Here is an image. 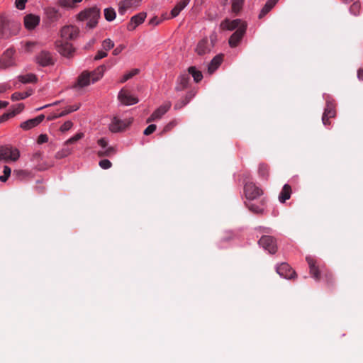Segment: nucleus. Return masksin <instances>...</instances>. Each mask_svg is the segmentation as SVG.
Instances as JSON below:
<instances>
[{
  "instance_id": "obj_1",
  "label": "nucleus",
  "mask_w": 363,
  "mask_h": 363,
  "mask_svg": "<svg viewBox=\"0 0 363 363\" xmlns=\"http://www.w3.org/2000/svg\"><path fill=\"white\" fill-rule=\"evenodd\" d=\"M100 17V9L96 6L85 9L77 15V20L86 22V28L92 29L98 23Z\"/></svg>"
},
{
  "instance_id": "obj_2",
  "label": "nucleus",
  "mask_w": 363,
  "mask_h": 363,
  "mask_svg": "<svg viewBox=\"0 0 363 363\" xmlns=\"http://www.w3.org/2000/svg\"><path fill=\"white\" fill-rule=\"evenodd\" d=\"M216 40L217 34L213 32L209 38L205 37L198 42L194 49L195 52L200 56L210 53Z\"/></svg>"
},
{
  "instance_id": "obj_3",
  "label": "nucleus",
  "mask_w": 363,
  "mask_h": 363,
  "mask_svg": "<svg viewBox=\"0 0 363 363\" xmlns=\"http://www.w3.org/2000/svg\"><path fill=\"white\" fill-rule=\"evenodd\" d=\"M20 157V151L11 145L0 146V161L16 162Z\"/></svg>"
},
{
  "instance_id": "obj_4",
  "label": "nucleus",
  "mask_w": 363,
  "mask_h": 363,
  "mask_svg": "<svg viewBox=\"0 0 363 363\" xmlns=\"http://www.w3.org/2000/svg\"><path fill=\"white\" fill-rule=\"evenodd\" d=\"M133 121V118L129 116L120 117L114 116L108 125L109 130L113 133H118L124 130L128 127Z\"/></svg>"
},
{
  "instance_id": "obj_5",
  "label": "nucleus",
  "mask_w": 363,
  "mask_h": 363,
  "mask_svg": "<svg viewBox=\"0 0 363 363\" xmlns=\"http://www.w3.org/2000/svg\"><path fill=\"white\" fill-rule=\"evenodd\" d=\"M15 50L9 48L7 49L1 56L0 67L6 69L16 65V59L14 57Z\"/></svg>"
},
{
  "instance_id": "obj_6",
  "label": "nucleus",
  "mask_w": 363,
  "mask_h": 363,
  "mask_svg": "<svg viewBox=\"0 0 363 363\" xmlns=\"http://www.w3.org/2000/svg\"><path fill=\"white\" fill-rule=\"evenodd\" d=\"M97 143L100 147L97 153L99 157H110L116 154V148L108 145L106 138H102L99 139Z\"/></svg>"
},
{
  "instance_id": "obj_7",
  "label": "nucleus",
  "mask_w": 363,
  "mask_h": 363,
  "mask_svg": "<svg viewBox=\"0 0 363 363\" xmlns=\"http://www.w3.org/2000/svg\"><path fill=\"white\" fill-rule=\"evenodd\" d=\"M118 99L121 104L125 106L136 104L138 102V99L125 89H122L119 91Z\"/></svg>"
},
{
  "instance_id": "obj_8",
  "label": "nucleus",
  "mask_w": 363,
  "mask_h": 363,
  "mask_svg": "<svg viewBox=\"0 0 363 363\" xmlns=\"http://www.w3.org/2000/svg\"><path fill=\"white\" fill-rule=\"evenodd\" d=\"M244 191L245 196L248 200L256 199L262 194V191L252 182L246 183Z\"/></svg>"
},
{
  "instance_id": "obj_9",
  "label": "nucleus",
  "mask_w": 363,
  "mask_h": 363,
  "mask_svg": "<svg viewBox=\"0 0 363 363\" xmlns=\"http://www.w3.org/2000/svg\"><path fill=\"white\" fill-rule=\"evenodd\" d=\"M259 245L270 254L277 251V244L274 238L269 235H263L258 242Z\"/></svg>"
},
{
  "instance_id": "obj_10",
  "label": "nucleus",
  "mask_w": 363,
  "mask_h": 363,
  "mask_svg": "<svg viewBox=\"0 0 363 363\" xmlns=\"http://www.w3.org/2000/svg\"><path fill=\"white\" fill-rule=\"evenodd\" d=\"M242 26L247 27V23L240 19H225L220 23V27L223 30H233L235 29L239 30Z\"/></svg>"
},
{
  "instance_id": "obj_11",
  "label": "nucleus",
  "mask_w": 363,
  "mask_h": 363,
  "mask_svg": "<svg viewBox=\"0 0 363 363\" xmlns=\"http://www.w3.org/2000/svg\"><path fill=\"white\" fill-rule=\"evenodd\" d=\"M79 33V28L73 25L65 26L61 30V37L66 40L75 39Z\"/></svg>"
},
{
  "instance_id": "obj_12",
  "label": "nucleus",
  "mask_w": 363,
  "mask_h": 363,
  "mask_svg": "<svg viewBox=\"0 0 363 363\" xmlns=\"http://www.w3.org/2000/svg\"><path fill=\"white\" fill-rule=\"evenodd\" d=\"M170 107L171 104L169 102L161 105L147 118V122L160 120L169 111Z\"/></svg>"
},
{
  "instance_id": "obj_13",
  "label": "nucleus",
  "mask_w": 363,
  "mask_h": 363,
  "mask_svg": "<svg viewBox=\"0 0 363 363\" xmlns=\"http://www.w3.org/2000/svg\"><path fill=\"white\" fill-rule=\"evenodd\" d=\"M141 0H122L118 3V13L121 15L125 13L130 9L138 7L140 4Z\"/></svg>"
},
{
  "instance_id": "obj_14",
  "label": "nucleus",
  "mask_w": 363,
  "mask_h": 363,
  "mask_svg": "<svg viewBox=\"0 0 363 363\" xmlns=\"http://www.w3.org/2000/svg\"><path fill=\"white\" fill-rule=\"evenodd\" d=\"M246 26H242L239 30H236L230 37L228 43L231 48L238 46L246 32Z\"/></svg>"
},
{
  "instance_id": "obj_15",
  "label": "nucleus",
  "mask_w": 363,
  "mask_h": 363,
  "mask_svg": "<svg viewBox=\"0 0 363 363\" xmlns=\"http://www.w3.org/2000/svg\"><path fill=\"white\" fill-rule=\"evenodd\" d=\"M276 271L281 277L284 279H291L295 275V272L286 263H281L277 266Z\"/></svg>"
},
{
  "instance_id": "obj_16",
  "label": "nucleus",
  "mask_w": 363,
  "mask_h": 363,
  "mask_svg": "<svg viewBox=\"0 0 363 363\" xmlns=\"http://www.w3.org/2000/svg\"><path fill=\"white\" fill-rule=\"evenodd\" d=\"M45 118L43 114L39 115L37 117L31 119H28L24 122H22L20 125L21 128L24 130H29L36 126H38Z\"/></svg>"
},
{
  "instance_id": "obj_17",
  "label": "nucleus",
  "mask_w": 363,
  "mask_h": 363,
  "mask_svg": "<svg viewBox=\"0 0 363 363\" xmlns=\"http://www.w3.org/2000/svg\"><path fill=\"white\" fill-rule=\"evenodd\" d=\"M56 47L57 49V51L63 56L69 57L72 56V53L74 52V50L72 47V45L69 43L65 42H57L56 43Z\"/></svg>"
},
{
  "instance_id": "obj_18",
  "label": "nucleus",
  "mask_w": 363,
  "mask_h": 363,
  "mask_svg": "<svg viewBox=\"0 0 363 363\" xmlns=\"http://www.w3.org/2000/svg\"><path fill=\"white\" fill-rule=\"evenodd\" d=\"M146 18L145 13H140L133 16L127 25V29L129 31L134 30L139 25L142 24Z\"/></svg>"
},
{
  "instance_id": "obj_19",
  "label": "nucleus",
  "mask_w": 363,
  "mask_h": 363,
  "mask_svg": "<svg viewBox=\"0 0 363 363\" xmlns=\"http://www.w3.org/2000/svg\"><path fill=\"white\" fill-rule=\"evenodd\" d=\"M40 23V17L34 14H28L24 17V25L28 30L34 29Z\"/></svg>"
},
{
  "instance_id": "obj_20",
  "label": "nucleus",
  "mask_w": 363,
  "mask_h": 363,
  "mask_svg": "<svg viewBox=\"0 0 363 363\" xmlns=\"http://www.w3.org/2000/svg\"><path fill=\"white\" fill-rule=\"evenodd\" d=\"M106 70V66L105 65H102L99 66L94 71L90 72L89 74L91 75L92 84H94L95 82L99 81L104 77Z\"/></svg>"
},
{
  "instance_id": "obj_21",
  "label": "nucleus",
  "mask_w": 363,
  "mask_h": 363,
  "mask_svg": "<svg viewBox=\"0 0 363 363\" xmlns=\"http://www.w3.org/2000/svg\"><path fill=\"white\" fill-rule=\"evenodd\" d=\"M36 61L42 66H48L52 63V58L49 52L42 51L37 55Z\"/></svg>"
},
{
  "instance_id": "obj_22",
  "label": "nucleus",
  "mask_w": 363,
  "mask_h": 363,
  "mask_svg": "<svg viewBox=\"0 0 363 363\" xmlns=\"http://www.w3.org/2000/svg\"><path fill=\"white\" fill-rule=\"evenodd\" d=\"M91 84H92V82L89 72H84L79 76L77 80V86L79 87L83 88L90 85Z\"/></svg>"
},
{
  "instance_id": "obj_23",
  "label": "nucleus",
  "mask_w": 363,
  "mask_h": 363,
  "mask_svg": "<svg viewBox=\"0 0 363 363\" xmlns=\"http://www.w3.org/2000/svg\"><path fill=\"white\" fill-rule=\"evenodd\" d=\"M190 1L191 0H180L172 9V17H177L180 13V12L188 6V4L190 3Z\"/></svg>"
},
{
  "instance_id": "obj_24",
  "label": "nucleus",
  "mask_w": 363,
  "mask_h": 363,
  "mask_svg": "<svg viewBox=\"0 0 363 363\" xmlns=\"http://www.w3.org/2000/svg\"><path fill=\"white\" fill-rule=\"evenodd\" d=\"M189 84V77L187 74H182L179 75L177 79L176 85V90L182 91L186 89Z\"/></svg>"
},
{
  "instance_id": "obj_25",
  "label": "nucleus",
  "mask_w": 363,
  "mask_h": 363,
  "mask_svg": "<svg viewBox=\"0 0 363 363\" xmlns=\"http://www.w3.org/2000/svg\"><path fill=\"white\" fill-rule=\"evenodd\" d=\"M222 61H223L222 55H218L215 56L208 65V72L210 74L213 73L220 65Z\"/></svg>"
},
{
  "instance_id": "obj_26",
  "label": "nucleus",
  "mask_w": 363,
  "mask_h": 363,
  "mask_svg": "<svg viewBox=\"0 0 363 363\" xmlns=\"http://www.w3.org/2000/svg\"><path fill=\"white\" fill-rule=\"evenodd\" d=\"M335 114V110L328 103L327 108L325 109V111H324L323 117H322L323 123L325 125H327L328 124H329V118L334 117Z\"/></svg>"
},
{
  "instance_id": "obj_27",
  "label": "nucleus",
  "mask_w": 363,
  "mask_h": 363,
  "mask_svg": "<svg viewBox=\"0 0 363 363\" xmlns=\"http://www.w3.org/2000/svg\"><path fill=\"white\" fill-rule=\"evenodd\" d=\"M291 194V189L289 184H284L281 191L279 195V201L281 203H284L286 200L290 199Z\"/></svg>"
},
{
  "instance_id": "obj_28",
  "label": "nucleus",
  "mask_w": 363,
  "mask_h": 363,
  "mask_svg": "<svg viewBox=\"0 0 363 363\" xmlns=\"http://www.w3.org/2000/svg\"><path fill=\"white\" fill-rule=\"evenodd\" d=\"M306 261L309 265L311 274L313 276V277L314 279H319V270L315 266V260L311 257H307Z\"/></svg>"
},
{
  "instance_id": "obj_29",
  "label": "nucleus",
  "mask_w": 363,
  "mask_h": 363,
  "mask_svg": "<svg viewBox=\"0 0 363 363\" xmlns=\"http://www.w3.org/2000/svg\"><path fill=\"white\" fill-rule=\"evenodd\" d=\"M80 108V104H76L72 106H67L63 111L56 115V117H63L74 111H77Z\"/></svg>"
},
{
  "instance_id": "obj_30",
  "label": "nucleus",
  "mask_w": 363,
  "mask_h": 363,
  "mask_svg": "<svg viewBox=\"0 0 363 363\" xmlns=\"http://www.w3.org/2000/svg\"><path fill=\"white\" fill-rule=\"evenodd\" d=\"M72 152V150L69 147H64L56 152L55 157L57 160H61L70 155Z\"/></svg>"
},
{
  "instance_id": "obj_31",
  "label": "nucleus",
  "mask_w": 363,
  "mask_h": 363,
  "mask_svg": "<svg viewBox=\"0 0 363 363\" xmlns=\"http://www.w3.org/2000/svg\"><path fill=\"white\" fill-rule=\"evenodd\" d=\"M188 72L189 74L193 77L194 80L196 82H200L203 78V74L201 72L197 69L195 67H190L188 69Z\"/></svg>"
},
{
  "instance_id": "obj_32",
  "label": "nucleus",
  "mask_w": 363,
  "mask_h": 363,
  "mask_svg": "<svg viewBox=\"0 0 363 363\" xmlns=\"http://www.w3.org/2000/svg\"><path fill=\"white\" fill-rule=\"evenodd\" d=\"M19 80L23 84L34 83L37 81V77L34 74L29 73L19 76Z\"/></svg>"
},
{
  "instance_id": "obj_33",
  "label": "nucleus",
  "mask_w": 363,
  "mask_h": 363,
  "mask_svg": "<svg viewBox=\"0 0 363 363\" xmlns=\"http://www.w3.org/2000/svg\"><path fill=\"white\" fill-rule=\"evenodd\" d=\"M105 19L107 21H112L116 17V13L113 8L108 7L106 8L104 11Z\"/></svg>"
},
{
  "instance_id": "obj_34",
  "label": "nucleus",
  "mask_w": 363,
  "mask_h": 363,
  "mask_svg": "<svg viewBox=\"0 0 363 363\" xmlns=\"http://www.w3.org/2000/svg\"><path fill=\"white\" fill-rule=\"evenodd\" d=\"M138 72H139V69H132L131 71H130V72L125 73V74H123L121 77V79L119 80V82L120 83L125 82L126 81H128L130 79H131L133 76L136 75Z\"/></svg>"
},
{
  "instance_id": "obj_35",
  "label": "nucleus",
  "mask_w": 363,
  "mask_h": 363,
  "mask_svg": "<svg viewBox=\"0 0 363 363\" xmlns=\"http://www.w3.org/2000/svg\"><path fill=\"white\" fill-rule=\"evenodd\" d=\"M30 94L31 93L30 92H15L11 95V98L12 101H18L27 98Z\"/></svg>"
},
{
  "instance_id": "obj_36",
  "label": "nucleus",
  "mask_w": 363,
  "mask_h": 363,
  "mask_svg": "<svg viewBox=\"0 0 363 363\" xmlns=\"http://www.w3.org/2000/svg\"><path fill=\"white\" fill-rule=\"evenodd\" d=\"M244 0H232V11L238 13L242 7Z\"/></svg>"
},
{
  "instance_id": "obj_37",
  "label": "nucleus",
  "mask_w": 363,
  "mask_h": 363,
  "mask_svg": "<svg viewBox=\"0 0 363 363\" xmlns=\"http://www.w3.org/2000/svg\"><path fill=\"white\" fill-rule=\"evenodd\" d=\"M83 137H84L83 133H78L76 135H74V136H72L70 138H69L68 140H67L65 142V145L72 144V143L78 141L79 140L82 139Z\"/></svg>"
},
{
  "instance_id": "obj_38",
  "label": "nucleus",
  "mask_w": 363,
  "mask_h": 363,
  "mask_svg": "<svg viewBox=\"0 0 363 363\" xmlns=\"http://www.w3.org/2000/svg\"><path fill=\"white\" fill-rule=\"evenodd\" d=\"M4 174L0 176V181L2 182H5L7 181L8 178L10 177L11 173V169L9 167L5 165L4 167Z\"/></svg>"
},
{
  "instance_id": "obj_39",
  "label": "nucleus",
  "mask_w": 363,
  "mask_h": 363,
  "mask_svg": "<svg viewBox=\"0 0 363 363\" xmlns=\"http://www.w3.org/2000/svg\"><path fill=\"white\" fill-rule=\"evenodd\" d=\"M23 108L24 105L23 104H18L15 106L12 107L9 112L12 114V116L14 117L16 115L20 113Z\"/></svg>"
},
{
  "instance_id": "obj_40",
  "label": "nucleus",
  "mask_w": 363,
  "mask_h": 363,
  "mask_svg": "<svg viewBox=\"0 0 363 363\" xmlns=\"http://www.w3.org/2000/svg\"><path fill=\"white\" fill-rule=\"evenodd\" d=\"M102 47L106 51L110 50L114 47V43L111 39L106 38L102 42Z\"/></svg>"
},
{
  "instance_id": "obj_41",
  "label": "nucleus",
  "mask_w": 363,
  "mask_h": 363,
  "mask_svg": "<svg viewBox=\"0 0 363 363\" xmlns=\"http://www.w3.org/2000/svg\"><path fill=\"white\" fill-rule=\"evenodd\" d=\"M361 9V4L359 2L356 1L353 3V4L350 6V11L354 16H357L359 13Z\"/></svg>"
},
{
  "instance_id": "obj_42",
  "label": "nucleus",
  "mask_w": 363,
  "mask_h": 363,
  "mask_svg": "<svg viewBox=\"0 0 363 363\" xmlns=\"http://www.w3.org/2000/svg\"><path fill=\"white\" fill-rule=\"evenodd\" d=\"M73 126V123L71 121H65L60 128V130L62 133L69 130Z\"/></svg>"
},
{
  "instance_id": "obj_43",
  "label": "nucleus",
  "mask_w": 363,
  "mask_h": 363,
  "mask_svg": "<svg viewBox=\"0 0 363 363\" xmlns=\"http://www.w3.org/2000/svg\"><path fill=\"white\" fill-rule=\"evenodd\" d=\"M99 165L103 169H108L111 167L112 163L107 159H104L99 161Z\"/></svg>"
},
{
  "instance_id": "obj_44",
  "label": "nucleus",
  "mask_w": 363,
  "mask_h": 363,
  "mask_svg": "<svg viewBox=\"0 0 363 363\" xmlns=\"http://www.w3.org/2000/svg\"><path fill=\"white\" fill-rule=\"evenodd\" d=\"M247 206L249 209L255 213H262L264 211L263 207L255 206V204H248Z\"/></svg>"
},
{
  "instance_id": "obj_45",
  "label": "nucleus",
  "mask_w": 363,
  "mask_h": 363,
  "mask_svg": "<svg viewBox=\"0 0 363 363\" xmlns=\"http://www.w3.org/2000/svg\"><path fill=\"white\" fill-rule=\"evenodd\" d=\"M28 0H16L15 6L19 10H23L26 7V4Z\"/></svg>"
},
{
  "instance_id": "obj_46",
  "label": "nucleus",
  "mask_w": 363,
  "mask_h": 363,
  "mask_svg": "<svg viewBox=\"0 0 363 363\" xmlns=\"http://www.w3.org/2000/svg\"><path fill=\"white\" fill-rule=\"evenodd\" d=\"M194 96V93H191L189 99L185 101L178 102L174 105L175 109H179L182 108L183 106H184L187 103H189L190 99H191Z\"/></svg>"
},
{
  "instance_id": "obj_47",
  "label": "nucleus",
  "mask_w": 363,
  "mask_h": 363,
  "mask_svg": "<svg viewBox=\"0 0 363 363\" xmlns=\"http://www.w3.org/2000/svg\"><path fill=\"white\" fill-rule=\"evenodd\" d=\"M156 130V125L150 124L144 130V134L146 135H150Z\"/></svg>"
},
{
  "instance_id": "obj_48",
  "label": "nucleus",
  "mask_w": 363,
  "mask_h": 363,
  "mask_svg": "<svg viewBox=\"0 0 363 363\" xmlns=\"http://www.w3.org/2000/svg\"><path fill=\"white\" fill-rule=\"evenodd\" d=\"M107 55H108L107 54V51H106L105 50H99V51H98V52L95 55L94 60H99L103 59V58L106 57L107 56Z\"/></svg>"
},
{
  "instance_id": "obj_49",
  "label": "nucleus",
  "mask_w": 363,
  "mask_h": 363,
  "mask_svg": "<svg viewBox=\"0 0 363 363\" xmlns=\"http://www.w3.org/2000/svg\"><path fill=\"white\" fill-rule=\"evenodd\" d=\"M13 118L12 114L10 113V112L5 113L0 116V123H4L9 120L10 118Z\"/></svg>"
},
{
  "instance_id": "obj_50",
  "label": "nucleus",
  "mask_w": 363,
  "mask_h": 363,
  "mask_svg": "<svg viewBox=\"0 0 363 363\" xmlns=\"http://www.w3.org/2000/svg\"><path fill=\"white\" fill-rule=\"evenodd\" d=\"M125 46L123 44L118 45L113 50V55H119L124 49Z\"/></svg>"
},
{
  "instance_id": "obj_51",
  "label": "nucleus",
  "mask_w": 363,
  "mask_h": 363,
  "mask_svg": "<svg viewBox=\"0 0 363 363\" xmlns=\"http://www.w3.org/2000/svg\"><path fill=\"white\" fill-rule=\"evenodd\" d=\"M48 141V137L46 134H40L38 138V143L43 144Z\"/></svg>"
},
{
  "instance_id": "obj_52",
  "label": "nucleus",
  "mask_w": 363,
  "mask_h": 363,
  "mask_svg": "<svg viewBox=\"0 0 363 363\" xmlns=\"http://www.w3.org/2000/svg\"><path fill=\"white\" fill-rule=\"evenodd\" d=\"M279 0H268L265 4V6L269 9H272L274 5L278 2Z\"/></svg>"
},
{
  "instance_id": "obj_53",
  "label": "nucleus",
  "mask_w": 363,
  "mask_h": 363,
  "mask_svg": "<svg viewBox=\"0 0 363 363\" xmlns=\"http://www.w3.org/2000/svg\"><path fill=\"white\" fill-rule=\"evenodd\" d=\"M60 5L64 7L72 8V4L68 0H60Z\"/></svg>"
},
{
  "instance_id": "obj_54",
  "label": "nucleus",
  "mask_w": 363,
  "mask_h": 363,
  "mask_svg": "<svg viewBox=\"0 0 363 363\" xmlns=\"http://www.w3.org/2000/svg\"><path fill=\"white\" fill-rule=\"evenodd\" d=\"M271 9H269L267 6L264 5V8L261 10V12L259 15V18H262L264 15H266Z\"/></svg>"
},
{
  "instance_id": "obj_55",
  "label": "nucleus",
  "mask_w": 363,
  "mask_h": 363,
  "mask_svg": "<svg viewBox=\"0 0 363 363\" xmlns=\"http://www.w3.org/2000/svg\"><path fill=\"white\" fill-rule=\"evenodd\" d=\"M9 105V102L6 101H0V109L5 108Z\"/></svg>"
},
{
  "instance_id": "obj_56",
  "label": "nucleus",
  "mask_w": 363,
  "mask_h": 363,
  "mask_svg": "<svg viewBox=\"0 0 363 363\" xmlns=\"http://www.w3.org/2000/svg\"><path fill=\"white\" fill-rule=\"evenodd\" d=\"M357 77L360 80H363V70L359 69L357 72Z\"/></svg>"
},
{
  "instance_id": "obj_57",
  "label": "nucleus",
  "mask_w": 363,
  "mask_h": 363,
  "mask_svg": "<svg viewBox=\"0 0 363 363\" xmlns=\"http://www.w3.org/2000/svg\"><path fill=\"white\" fill-rule=\"evenodd\" d=\"M176 125V123L174 122H171L169 123L164 128V130H169L172 126L175 125Z\"/></svg>"
},
{
  "instance_id": "obj_58",
  "label": "nucleus",
  "mask_w": 363,
  "mask_h": 363,
  "mask_svg": "<svg viewBox=\"0 0 363 363\" xmlns=\"http://www.w3.org/2000/svg\"><path fill=\"white\" fill-rule=\"evenodd\" d=\"M259 170L260 172H262V171H266L267 170V167L263 165V164H261L259 165Z\"/></svg>"
},
{
  "instance_id": "obj_59",
  "label": "nucleus",
  "mask_w": 363,
  "mask_h": 363,
  "mask_svg": "<svg viewBox=\"0 0 363 363\" xmlns=\"http://www.w3.org/2000/svg\"><path fill=\"white\" fill-rule=\"evenodd\" d=\"M56 115H53V116H48V120H53V119H56V118H58L59 117H56Z\"/></svg>"
},
{
  "instance_id": "obj_60",
  "label": "nucleus",
  "mask_w": 363,
  "mask_h": 363,
  "mask_svg": "<svg viewBox=\"0 0 363 363\" xmlns=\"http://www.w3.org/2000/svg\"><path fill=\"white\" fill-rule=\"evenodd\" d=\"M50 106H51V104L45 105L43 106H41V107H39V108H36V111H40V110L43 109L44 108Z\"/></svg>"
},
{
  "instance_id": "obj_61",
  "label": "nucleus",
  "mask_w": 363,
  "mask_h": 363,
  "mask_svg": "<svg viewBox=\"0 0 363 363\" xmlns=\"http://www.w3.org/2000/svg\"><path fill=\"white\" fill-rule=\"evenodd\" d=\"M95 42H96V40H95V39H91V40L89 41V43L88 45L90 47V46H91L92 45H94V44L95 43Z\"/></svg>"
},
{
  "instance_id": "obj_62",
  "label": "nucleus",
  "mask_w": 363,
  "mask_h": 363,
  "mask_svg": "<svg viewBox=\"0 0 363 363\" xmlns=\"http://www.w3.org/2000/svg\"><path fill=\"white\" fill-rule=\"evenodd\" d=\"M264 232L265 233H269L271 231V229L269 228H263Z\"/></svg>"
},
{
  "instance_id": "obj_63",
  "label": "nucleus",
  "mask_w": 363,
  "mask_h": 363,
  "mask_svg": "<svg viewBox=\"0 0 363 363\" xmlns=\"http://www.w3.org/2000/svg\"><path fill=\"white\" fill-rule=\"evenodd\" d=\"M72 3H80L82 0H72Z\"/></svg>"
},
{
  "instance_id": "obj_64",
  "label": "nucleus",
  "mask_w": 363,
  "mask_h": 363,
  "mask_svg": "<svg viewBox=\"0 0 363 363\" xmlns=\"http://www.w3.org/2000/svg\"><path fill=\"white\" fill-rule=\"evenodd\" d=\"M345 3H348V2H350L352 1V0H342Z\"/></svg>"
}]
</instances>
